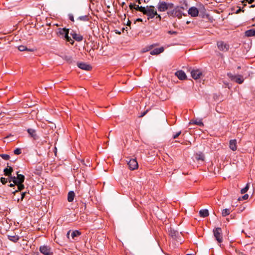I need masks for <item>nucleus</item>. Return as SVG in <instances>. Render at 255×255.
I'll return each mask as SVG.
<instances>
[{"mask_svg": "<svg viewBox=\"0 0 255 255\" xmlns=\"http://www.w3.org/2000/svg\"><path fill=\"white\" fill-rule=\"evenodd\" d=\"M190 124H193L194 125H198L200 126H203V124L201 121H198L197 120L192 121L190 122Z\"/></svg>", "mask_w": 255, "mask_h": 255, "instance_id": "cd10ccee", "label": "nucleus"}, {"mask_svg": "<svg viewBox=\"0 0 255 255\" xmlns=\"http://www.w3.org/2000/svg\"><path fill=\"white\" fill-rule=\"evenodd\" d=\"M25 194H26V192H23L21 194V196H20V198H17V199H14V200H17V202H19L20 200V201H22L23 198H24L25 196Z\"/></svg>", "mask_w": 255, "mask_h": 255, "instance_id": "72a5a7b5", "label": "nucleus"}, {"mask_svg": "<svg viewBox=\"0 0 255 255\" xmlns=\"http://www.w3.org/2000/svg\"><path fill=\"white\" fill-rule=\"evenodd\" d=\"M77 66L80 69L86 71H90L92 69V66L90 64L84 62L78 63Z\"/></svg>", "mask_w": 255, "mask_h": 255, "instance_id": "f8f14e48", "label": "nucleus"}, {"mask_svg": "<svg viewBox=\"0 0 255 255\" xmlns=\"http://www.w3.org/2000/svg\"><path fill=\"white\" fill-rule=\"evenodd\" d=\"M75 194V193L73 191H70L68 192V197H67V200L69 202H72L74 199Z\"/></svg>", "mask_w": 255, "mask_h": 255, "instance_id": "5701e85b", "label": "nucleus"}, {"mask_svg": "<svg viewBox=\"0 0 255 255\" xmlns=\"http://www.w3.org/2000/svg\"><path fill=\"white\" fill-rule=\"evenodd\" d=\"M195 158L197 160L204 161L205 156L202 152H199L195 154Z\"/></svg>", "mask_w": 255, "mask_h": 255, "instance_id": "4be33fe9", "label": "nucleus"}, {"mask_svg": "<svg viewBox=\"0 0 255 255\" xmlns=\"http://www.w3.org/2000/svg\"><path fill=\"white\" fill-rule=\"evenodd\" d=\"M137 2L139 4H140L141 3V2H140V0H137Z\"/></svg>", "mask_w": 255, "mask_h": 255, "instance_id": "864d4df0", "label": "nucleus"}, {"mask_svg": "<svg viewBox=\"0 0 255 255\" xmlns=\"http://www.w3.org/2000/svg\"><path fill=\"white\" fill-rule=\"evenodd\" d=\"M181 133V131H179L177 132H176L175 134L173 135V138L175 139L177 138Z\"/></svg>", "mask_w": 255, "mask_h": 255, "instance_id": "4c0bfd02", "label": "nucleus"}, {"mask_svg": "<svg viewBox=\"0 0 255 255\" xmlns=\"http://www.w3.org/2000/svg\"><path fill=\"white\" fill-rule=\"evenodd\" d=\"M175 75L181 80H183L186 79V74L182 70H179L175 73Z\"/></svg>", "mask_w": 255, "mask_h": 255, "instance_id": "4468645a", "label": "nucleus"}, {"mask_svg": "<svg viewBox=\"0 0 255 255\" xmlns=\"http://www.w3.org/2000/svg\"><path fill=\"white\" fill-rule=\"evenodd\" d=\"M245 234H246V237H250V235H248V234H247L246 233Z\"/></svg>", "mask_w": 255, "mask_h": 255, "instance_id": "603ef678", "label": "nucleus"}, {"mask_svg": "<svg viewBox=\"0 0 255 255\" xmlns=\"http://www.w3.org/2000/svg\"><path fill=\"white\" fill-rule=\"evenodd\" d=\"M229 147L233 151H236L237 148L236 139H231L229 142Z\"/></svg>", "mask_w": 255, "mask_h": 255, "instance_id": "f3484780", "label": "nucleus"}, {"mask_svg": "<svg viewBox=\"0 0 255 255\" xmlns=\"http://www.w3.org/2000/svg\"><path fill=\"white\" fill-rule=\"evenodd\" d=\"M158 45V44H153L150 45L149 46H148L147 47H146V49H144L143 52L148 51L150 50V49H152L154 46H157Z\"/></svg>", "mask_w": 255, "mask_h": 255, "instance_id": "7c9ffc66", "label": "nucleus"}, {"mask_svg": "<svg viewBox=\"0 0 255 255\" xmlns=\"http://www.w3.org/2000/svg\"><path fill=\"white\" fill-rule=\"evenodd\" d=\"M230 209H225L222 210V215L223 217H226L230 214Z\"/></svg>", "mask_w": 255, "mask_h": 255, "instance_id": "a878e982", "label": "nucleus"}, {"mask_svg": "<svg viewBox=\"0 0 255 255\" xmlns=\"http://www.w3.org/2000/svg\"><path fill=\"white\" fill-rule=\"evenodd\" d=\"M7 181L9 182V179L5 178L4 177H1L0 178V182L2 183V184H5Z\"/></svg>", "mask_w": 255, "mask_h": 255, "instance_id": "c9c22d12", "label": "nucleus"}, {"mask_svg": "<svg viewBox=\"0 0 255 255\" xmlns=\"http://www.w3.org/2000/svg\"><path fill=\"white\" fill-rule=\"evenodd\" d=\"M131 22L129 21L128 23V25H129V24H130Z\"/></svg>", "mask_w": 255, "mask_h": 255, "instance_id": "5fc2aeb1", "label": "nucleus"}, {"mask_svg": "<svg viewBox=\"0 0 255 255\" xmlns=\"http://www.w3.org/2000/svg\"><path fill=\"white\" fill-rule=\"evenodd\" d=\"M78 19H79L80 20L84 21H89L90 19L89 16L88 15H83L79 16L78 18Z\"/></svg>", "mask_w": 255, "mask_h": 255, "instance_id": "bb28decb", "label": "nucleus"}, {"mask_svg": "<svg viewBox=\"0 0 255 255\" xmlns=\"http://www.w3.org/2000/svg\"><path fill=\"white\" fill-rule=\"evenodd\" d=\"M213 234L215 239L219 243L223 242L222 230L221 228H215L213 229Z\"/></svg>", "mask_w": 255, "mask_h": 255, "instance_id": "423d86ee", "label": "nucleus"}, {"mask_svg": "<svg viewBox=\"0 0 255 255\" xmlns=\"http://www.w3.org/2000/svg\"><path fill=\"white\" fill-rule=\"evenodd\" d=\"M245 36L247 37L255 36V29H251L245 31Z\"/></svg>", "mask_w": 255, "mask_h": 255, "instance_id": "412c9836", "label": "nucleus"}, {"mask_svg": "<svg viewBox=\"0 0 255 255\" xmlns=\"http://www.w3.org/2000/svg\"><path fill=\"white\" fill-rule=\"evenodd\" d=\"M18 49L20 51H24L27 50V48L24 45H20L18 47Z\"/></svg>", "mask_w": 255, "mask_h": 255, "instance_id": "473e14b6", "label": "nucleus"}, {"mask_svg": "<svg viewBox=\"0 0 255 255\" xmlns=\"http://www.w3.org/2000/svg\"><path fill=\"white\" fill-rule=\"evenodd\" d=\"M244 255H246V254H244Z\"/></svg>", "mask_w": 255, "mask_h": 255, "instance_id": "e2e57ef3", "label": "nucleus"}, {"mask_svg": "<svg viewBox=\"0 0 255 255\" xmlns=\"http://www.w3.org/2000/svg\"><path fill=\"white\" fill-rule=\"evenodd\" d=\"M64 38L66 40V41L69 42L71 44H73L74 43V41L68 35V37H65Z\"/></svg>", "mask_w": 255, "mask_h": 255, "instance_id": "e433bc0d", "label": "nucleus"}, {"mask_svg": "<svg viewBox=\"0 0 255 255\" xmlns=\"http://www.w3.org/2000/svg\"><path fill=\"white\" fill-rule=\"evenodd\" d=\"M0 157L5 160H8L10 158L9 155L6 154H0Z\"/></svg>", "mask_w": 255, "mask_h": 255, "instance_id": "2f4dec72", "label": "nucleus"}, {"mask_svg": "<svg viewBox=\"0 0 255 255\" xmlns=\"http://www.w3.org/2000/svg\"><path fill=\"white\" fill-rule=\"evenodd\" d=\"M69 19L72 21H74V17L72 15H69Z\"/></svg>", "mask_w": 255, "mask_h": 255, "instance_id": "a18cd8bd", "label": "nucleus"}, {"mask_svg": "<svg viewBox=\"0 0 255 255\" xmlns=\"http://www.w3.org/2000/svg\"><path fill=\"white\" fill-rule=\"evenodd\" d=\"M253 26H255V23L253 25Z\"/></svg>", "mask_w": 255, "mask_h": 255, "instance_id": "680f3d73", "label": "nucleus"}, {"mask_svg": "<svg viewBox=\"0 0 255 255\" xmlns=\"http://www.w3.org/2000/svg\"><path fill=\"white\" fill-rule=\"evenodd\" d=\"M136 21H142V19H141V18H137V19H136Z\"/></svg>", "mask_w": 255, "mask_h": 255, "instance_id": "8fccbe9b", "label": "nucleus"}, {"mask_svg": "<svg viewBox=\"0 0 255 255\" xmlns=\"http://www.w3.org/2000/svg\"><path fill=\"white\" fill-rule=\"evenodd\" d=\"M241 200V198H239V200Z\"/></svg>", "mask_w": 255, "mask_h": 255, "instance_id": "052dcab7", "label": "nucleus"}, {"mask_svg": "<svg viewBox=\"0 0 255 255\" xmlns=\"http://www.w3.org/2000/svg\"><path fill=\"white\" fill-rule=\"evenodd\" d=\"M148 111L146 110V111H144L143 112V113H142L140 115V116H139V117H143V116H144L146 113H147Z\"/></svg>", "mask_w": 255, "mask_h": 255, "instance_id": "37998d69", "label": "nucleus"}, {"mask_svg": "<svg viewBox=\"0 0 255 255\" xmlns=\"http://www.w3.org/2000/svg\"><path fill=\"white\" fill-rule=\"evenodd\" d=\"M227 75L232 81H234L239 84H242L244 81L243 76L241 75H233L230 72L228 73Z\"/></svg>", "mask_w": 255, "mask_h": 255, "instance_id": "39448f33", "label": "nucleus"}, {"mask_svg": "<svg viewBox=\"0 0 255 255\" xmlns=\"http://www.w3.org/2000/svg\"><path fill=\"white\" fill-rule=\"evenodd\" d=\"M14 185H15L13 183H10L9 185V186L10 187H13L14 186Z\"/></svg>", "mask_w": 255, "mask_h": 255, "instance_id": "09e8293b", "label": "nucleus"}, {"mask_svg": "<svg viewBox=\"0 0 255 255\" xmlns=\"http://www.w3.org/2000/svg\"><path fill=\"white\" fill-rule=\"evenodd\" d=\"M244 255V254L243 253H241V255Z\"/></svg>", "mask_w": 255, "mask_h": 255, "instance_id": "13d9d810", "label": "nucleus"}, {"mask_svg": "<svg viewBox=\"0 0 255 255\" xmlns=\"http://www.w3.org/2000/svg\"><path fill=\"white\" fill-rule=\"evenodd\" d=\"M125 4V2H123L122 3V6H124V5Z\"/></svg>", "mask_w": 255, "mask_h": 255, "instance_id": "6e6d98bb", "label": "nucleus"}, {"mask_svg": "<svg viewBox=\"0 0 255 255\" xmlns=\"http://www.w3.org/2000/svg\"><path fill=\"white\" fill-rule=\"evenodd\" d=\"M26 51L33 52L34 51V49L33 48L32 49H28L27 48V50H26Z\"/></svg>", "mask_w": 255, "mask_h": 255, "instance_id": "de8ad7c7", "label": "nucleus"}, {"mask_svg": "<svg viewBox=\"0 0 255 255\" xmlns=\"http://www.w3.org/2000/svg\"><path fill=\"white\" fill-rule=\"evenodd\" d=\"M241 69V67L240 66H238V69Z\"/></svg>", "mask_w": 255, "mask_h": 255, "instance_id": "4d7b16f0", "label": "nucleus"}, {"mask_svg": "<svg viewBox=\"0 0 255 255\" xmlns=\"http://www.w3.org/2000/svg\"><path fill=\"white\" fill-rule=\"evenodd\" d=\"M81 235V232L78 230H75L71 233V236L73 240H77V238Z\"/></svg>", "mask_w": 255, "mask_h": 255, "instance_id": "6ab92c4d", "label": "nucleus"}, {"mask_svg": "<svg viewBox=\"0 0 255 255\" xmlns=\"http://www.w3.org/2000/svg\"><path fill=\"white\" fill-rule=\"evenodd\" d=\"M248 198H249V195H248V194H246L242 197V199L243 200H245L248 199Z\"/></svg>", "mask_w": 255, "mask_h": 255, "instance_id": "ea45409f", "label": "nucleus"}, {"mask_svg": "<svg viewBox=\"0 0 255 255\" xmlns=\"http://www.w3.org/2000/svg\"><path fill=\"white\" fill-rule=\"evenodd\" d=\"M144 7H143V6H139L138 5H135V9L136 10H137V11H139L140 12H141L143 13L144 10Z\"/></svg>", "mask_w": 255, "mask_h": 255, "instance_id": "c85d7f7f", "label": "nucleus"}, {"mask_svg": "<svg viewBox=\"0 0 255 255\" xmlns=\"http://www.w3.org/2000/svg\"><path fill=\"white\" fill-rule=\"evenodd\" d=\"M39 251L44 255H52L51 248L48 246H42L40 247Z\"/></svg>", "mask_w": 255, "mask_h": 255, "instance_id": "6e6552de", "label": "nucleus"}, {"mask_svg": "<svg viewBox=\"0 0 255 255\" xmlns=\"http://www.w3.org/2000/svg\"><path fill=\"white\" fill-rule=\"evenodd\" d=\"M171 10H169L167 11V14L173 17H177L179 19L182 18L183 15H186L184 14L183 11L186 9L184 6H176L172 8Z\"/></svg>", "mask_w": 255, "mask_h": 255, "instance_id": "f03ea898", "label": "nucleus"}, {"mask_svg": "<svg viewBox=\"0 0 255 255\" xmlns=\"http://www.w3.org/2000/svg\"><path fill=\"white\" fill-rule=\"evenodd\" d=\"M218 48L222 51L227 52L230 48V45L223 41H219L217 43Z\"/></svg>", "mask_w": 255, "mask_h": 255, "instance_id": "0eeeda50", "label": "nucleus"}, {"mask_svg": "<svg viewBox=\"0 0 255 255\" xmlns=\"http://www.w3.org/2000/svg\"><path fill=\"white\" fill-rule=\"evenodd\" d=\"M58 33L59 35L62 36L64 38L65 37H68L69 29L66 28L59 29Z\"/></svg>", "mask_w": 255, "mask_h": 255, "instance_id": "dca6fc26", "label": "nucleus"}, {"mask_svg": "<svg viewBox=\"0 0 255 255\" xmlns=\"http://www.w3.org/2000/svg\"><path fill=\"white\" fill-rule=\"evenodd\" d=\"M143 13L146 15L148 17V19L153 18L155 16H156V18H158L159 20L161 18L160 15L157 14L154 6L152 5H147L145 7Z\"/></svg>", "mask_w": 255, "mask_h": 255, "instance_id": "7ed1b4c3", "label": "nucleus"}, {"mask_svg": "<svg viewBox=\"0 0 255 255\" xmlns=\"http://www.w3.org/2000/svg\"><path fill=\"white\" fill-rule=\"evenodd\" d=\"M13 172V168L7 166V167L5 168L3 170L4 174L5 176H7L8 177V179H11V177H12L11 175V173Z\"/></svg>", "mask_w": 255, "mask_h": 255, "instance_id": "ddd939ff", "label": "nucleus"}, {"mask_svg": "<svg viewBox=\"0 0 255 255\" xmlns=\"http://www.w3.org/2000/svg\"><path fill=\"white\" fill-rule=\"evenodd\" d=\"M16 177H11V179L9 180V182L12 181V182L17 186V189L12 191L14 195L19 191H22L24 188V186L23 183L25 180V177L23 175L19 174V172H16Z\"/></svg>", "mask_w": 255, "mask_h": 255, "instance_id": "f257e3e1", "label": "nucleus"}, {"mask_svg": "<svg viewBox=\"0 0 255 255\" xmlns=\"http://www.w3.org/2000/svg\"><path fill=\"white\" fill-rule=\"evenodd\" d=\"M128 164L129 168L131 170H135L138 167V163L136 159H129V160L128 161Z\"/></svg>", "mask_w": 255, "mask_h": 255, "instance_id": "9d476101", "label": "nucleus"}, {"mask_svg": "<svg viewBox=\"0 0 255 255\" xmlns=\"http://www.w3.org/2000/svg\"><path fill=\"white\" fill-rule=\"evenodd\" d=\"M8 239L10 241H11L14 243H16L19 240V237L17 235H12V236L8 235Z\"/></svg>", "mask_w": 255, "mask_h": 255, "instance_id": "393cba45", "label": "nucleus"}, {"mask_svg": "<svg viewBox=\"0 0 255 255\" xmlns=\"http://www.w3.org/2000/svg\"><path fill=\"white\" fill-rule=\"evenodd\" d=\"M164 50V48L163 47H161L160 48L154 49L153 50L150 52V54L152 55H158L162 53Z\"/></svg>", "mask_w": 255, "mask_h": 255, "instance_id": "2eb2a0df", "label": "nucleus"}, {"mask_svg": "<svg viewBox=\"0 0 255 255\" xmlns=\"http://www.w3.org/2000/svg\"><path fill=\"white\" fill-rule=\"evenodd\" d=\"M174 7L173 3H167L165 1H159L157 5L158 10L160 12H164L168 9Z\"/></svg>", "mask_w": 255, "mask_h": 255, "instance_id": "20e7f679", "label": "nucleus"}, {"mask_svg": "<svg viewBox=\"0 0 255 255\" xmlns=\"http://www.w3.org/2000/svg\"><path fill=\"white\" fill-rule=\"evenodd\" d=\"M209 212L207 209H202L199 211L200 217L205 218L209 216Z\"/></svg>", "mask_w": 255, "mask_h": 255, "instance_id": "b1692460", "label": "nucleus"}, {"mask_svg": "<svg viewBox=\"0 0 255 255\" xmlns=\"http://www.w3.org/2000/svg\"><path fill=\"white\" fill-rule=\"evenodd\" d=\"M192 77L196 80L199 79L202 75V71L200 69H193L191 72Z\"/></svg>", "mask_w": 255, "mask_h": 255, "instance_id": "1a4fd4ad", "label": "nucleus"}, {"mask_svg": "<svg viewBox=\"0 0 255 255\" xmlns=\"http://www.w3.org/2000/svg\"><path fill=\"white\" fill-rule=\"evenodd\" d=\"M250 7H252V8L255 7V4H253V5H251Z\"/></svg>", "mask_w": 255, "mask_h": 255, "instance_id": "3c124183", "label": "nucleus"}, {"mask_svg": "<svg viewBox=\"0 0 255 255\" xmlns=\"http://www.w3.org/2000/svg\"><path fill=\"white\" fill-rule=\"evenodd\" d=\"M70 232H71V230L67 232V235H66L67 238L68 239H70V238H69V236H70Z\"/></svg>", "mask_w": 255, "mask_h": 255, "instance_id": "49530a36", "label": "nucleus"}, {"mask_svg": "<svg viewBox=\"0 0 255 255\" xmlns=\"http://www.w3.org/2000/svg\"><path fill=\"white\" fill-rule=\"evenodd\" d=\"M13 152L16 155H19L21 153V150L20 148H17L14 150Z\"/></svg>", "mask_w": 255, "mask_h": 255, "instance_id": "f704fd0d", "label": "nucleus"}, {"mask_svg": "<svg viewBox=\"0 0 255 255\" xmlns=\"http://www.w3.org/2000/svg\"><path fill=\"white\" fill-rule=\"evenodd\" d=\"M188 13L192 17H196L198 15L199 10L197 7L192 6L188 9Z\"/></svg>", "mask_w": 255, "mask_h": 255, "instance_id": "9b49d317", "label": "nucleus"}, {"mask_svg": "<svg viewBox=\"0 0 255 255\" xmlns=\"http://www.w3.org/2000/svg\"><path fill=\"white\" fill-rule=\"evenodd\" d=\"M73 38L78 42H80L83 40V37L80 34H77L75 32L71 33Z\"/></svg>", "mask_w": 255, "mask_h": 255, "instance_id": "a211bd4d", "label": "nucleus"}, {"mask_svg": "<svg viewBox=\"0 0 255 255\" xmlns=\"http://www.w3.org/2000/svg\"><path fill=\"white\" fill-rule=\"evenodd\" d=\"M186 23H187V24H189V21H187Z\"/></svg>", "mask_w": 255, "mask_h": 255, "instance_id": "bf43d9fd", "label": "nucleus"}, {"mask_svg": "<svg viewBox=\"0 0 255 255\" xmlns=\"http://www.w3.org/2000/svg\"><path fill=\"white\" fill-rule=\"evenodd\" d=\"M249 188V184L248 183V184H247L246 186L244 188L241 189V193L242 194L245 193L246 192H247V191L248 190Z\"/></svg>", "mask_w": 255, "mask_h": 255, "instance_id": "c756f323", "label": "nucleus"}, {"mask_svg": "<svg viewBox=\"0 0 255 255\" xmlns=\"http://www.w3.org/2000/svg\"><path fill=\"white\" fill-rule=\"evenodd\" d=\"M245 1H248L249 3H252L255 1V0H243L242 2L244 3Z\"/></svg>", "mask_w": 255, "mask_h": 255, "instance_id": "a19ab883", "label": "nucleus"}, {"mask_svg": "<svg viewBox=\"0 0 255 255\" xmlns=\"http://www.w3.org/2000/svg\"><path fill=\"white\" fill-rule=\"evenodd\" d=\"M168 33H169L170 34H177V32L176 31H174L169 30L168 31Z\"/></svg>", "mask_w": 255, "mask_h": 255, "instance_id": "79ce46f5", "label": "nucleus"}, {"mask_svg": "<svg viewBox=\"0 0 255 255\" xmlns=\"http://www.w3.org/2000/svg\"><path fill=\"white\" fill-rule=\"evenodd\" d=\"M27 132L29 134V135L34 139H36L37 138L36 131L34 129L28 128L27 129Z\"/></svg>", "mask_w": 255, "mask_h": 255, "instance_id": "aec40b11", "label": "nucleus"}, {"mask_svg": "<svg viewBox=\"0 0 255 255\" xmlns=\"http://www.w3.org/2000/svg\"><path fill=\"white\" fill-rule=\"evenodd\" d=\"M135 5H136L135 4H132V3H130L129 5V8L131 10L133 9H135Z\"/></svg>", "mask_w": 255, "mask_h": 255, "instance_id": "58836bf2", "label": "nucleus"}, {"mask_svg": "<svg viewBox=\"0 0 255 255\" xmlns=\"http://www.w3.org/2000/svg\"><path fill=\"white\" fill-rule=\"evenodd\" d=\"M241 11H243L244 12V9H242L241 8H239L236 12V13H240Z\"/></svg>", "mask_w": 255, "mask_h": 255, "instance_id": "c03bdc74", "label": "nucleus"}]
</instances>
